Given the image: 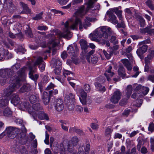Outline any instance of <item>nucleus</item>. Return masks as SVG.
<instances>
[{
  "mask_svg": "<svg viewBox=\"0 0 154 154\" xmlns=\"http://www.w3.org/2000/svg\"><path fill=\"white\" fill-rule=\"evenodd\" d=\"M133 70L134 71L136 72L135 74L131 76L132 77L136 78L138 75L139 74V72L138 71L139 70V68L137 66H134L133 68Z\"/></svg>",
  "mask_w": 154,
  "mask_h": 154,
  "instance_id": "a19ab883",
  "label": "nucleus"
},
{
  "mask_svg": "<svg viewBox=\"0 0 154 154\" xmlns=\"http://www.w3.org/2000/svg\"><path fill=\"white\" fill-rule=\"evenodd\" d=\"M148 27H146L145 28L140 29L139 31L142 34H144L146 33H148Z\"/></svg>",
  "mask_w": 154,
  "mask_h": 154,
  "instance_id": "864d4df0",
  "label": "nucleus"
},
{
  "mask_svg": "<svg viewBox=\"0 0 154 154\" xmlns=\"http://www.w3.org/2000/svg\"><path fill=\"white\" fill-rule=\"evenodd\" d=\"M149 89L148 88L145 87L143 88L142 91V93L143 96L146 95L148 93Z\"/></svg>",
  "mask_w": 154,
  "mask_h": 154,
  "instance_id": "4d7b16f0",
  "label": "nucleus"
},
{
  "mask_svg": "<svg viewBox=\"0 0 154 154\" xmlns=\"http://www.w3.org/2000/svg\"><path fill=\"white\" fill-rule=\"evenodd\" d=\"M14 86L13 84H11L9 88L4 91V96L1 97L0 99V114L2 113V109L1 108L7 106L9 100V96L11 94L12 92L15 90L12 87Z\"/></svg>",
  "mask_w": 154,
  "mask_h": 154,
  "instance_id": "423d86ee",
  "label": "nucleus"
},
{
  "mask_svg": "<svg viewBox=\"0 0 154 154\" xmlns=\"http://www.w3.org/2000/svg\"><path fill=\"white\" fill-rule=\"evenodd\" d=\"M79 141L78 137L76 136H74L71 138L69 142L71 143L72 146H76L78 144Z\"/></svg>",
  "mask_w": 154,
  "mask_h": 154,
  "instance_id": "b1692460",
  "label": "nucleus"
},
{
  "mask_svg": "<svg viewBox=\"0 0 154 154\" xmlns=\"http://www.w3.org/2000/svg\"><path fill=\"white\" fill-rule=\"evenodd\" d=\"M95 20L96 19L94 18L86 17L85 19V23L82 24V21L79 18H76L73 22H72L71 19H69L65 23V28L63 32L59 31L57 33V35L60 38L63 37L69 39L71 38L72 35L69 31V29L77 30L79 24V29L82 31L83 27L86 29L88 27L90 26L91 24L89 22H94Z\"/></svg>",
  "mask_w": 154,
  "mask_h": 154,
  "instance_id": "f03ea898",
  "label": "nucleus"
},
{
  "mask_svg": "<svg viewBox=\"0 0 154 154\" xmlns=\"http://www.w3.org/2000/svg\"><path fill=\"white\" fill-rule=\"evenodd\" d=\"M42 99L43 103L45 105H47L49 102L50 97L47 92L45 91L44 92L42 96Z\"/></svg>",
  "mask_w": 154,
  "mask_h": 154,
  "instance_id": "aec40b11",
  "label": "nucleus"
},
{
  "mask_svg": "<svg viewBox=\"0 0 154 154\" xmlns=\"http://www.w3.org/2000/svg\"><path fill=\"white\" fill-rule=\"evenodd\" d=\"M122 96V93L119 90L115 91L110 99L111 101L113 103H116L120 99Z\"/></svg>",
  "mask_w": 154,
  "mask_h": 154,
  "instance_id": "1a4fd4ad",
  "label": "nucleus"
},
{
  "mask_svg": "<svg viewBox=\"0 0 154 154\" xmlns=\"http://www.w3.org/2000/svg\"><path fill=\"white\" fill-rule=\"evenodd\" d=\"M94 52V50H91V51H90L89 53H87L86 55V58L87 61L89 62H90V56L91 55L93 54Z\"/></svg>",
  "mask_w": 154,
  "mask_h": 154,
  "instance_id": "ea45409f",
  "label": "nucleus"
},
{
  "mask_svg": "<svg viewBox=\"0 0 154 154\" xmlns=\"http://www.w3.org/2000/svg\"><path fill=\"white\" fill-rule=\"evenodd\" d=\"M43 14V12H41L39 14H36L35 16V17H33L32 19L33 20H38L41 19L42 18V15Z\"/></svg>",
  "mask_w": 154,
  "mask_h": 154,
  "instance_id": "79ce46f5",
  "label": "nucleus"
},
{
  "mask_svg": "<svg viewBox=\"0 0 154 154\" xmlns=\"http://www.w3.org/2000/svg\"><path fill=\"white\" fill-rule=\"evenodd\" d=\"M148 54L145 58V63L146 64H150L151 61L154 57V50L149 49L148 51Z\"/></svg>",
  "mask_w": 154,
  "mask_h": 154,
  "instance_id": "4468645a",
  "label": "nucleus"
},
{
  "mask_svg": "<svg viewBox=\"0 0 154 154\" xmlns=\"http://www.w3.org/2000/svg\"><path fill=\"white\" fill-rule=\"evenodd\" d=\"M20 64L19 63H17L15 65H13L11 67L12 69H10L12 71L13 73L11 77H12V75L13 74V71H15V70H17L20 68Z\"/></svg>",
  "mask_w": 154,
  "mask_h": 154,
  "instance_id": "72a5a7b5",
  "label": "nucleus"
},
{
  "mask_svg": "<svg viewBox=\"0 0 154 154\" xmlns=\"http://www.w3.org/2000/svg\"><path fill=\"white\" fill-rule=\"evenodd\" d=\"M108 51L109 52V54H108L105 50H103V53L104 55L105 56L106 58L107 59H109L110 58L113 52L112 51Z\"/></svg>",
  "mask_w": 154,
  "mask_h": 154,
  "instance_id": "c9c22d12",
  "label": "nucleus"
},
{
  "mask_svg": "<svg viewBox=\"0 0 154 154\" xmlns=\"http://www.w3.org/2000/svg\"><path fill=\"white\" fill-rule=\"evenodd\" d=\"M5 131L9 138L13 139L16 137L17 134H19L20 130L18 128L9 126L6 128Z\"/></svg>",
  "mask_w": 154,
  "mask_h": 154,
  "instance_id": "6e6552de",
  "label": "nucleus"
},
{
  "mask_svg": "<svg viewBox=\"0 0 154 154\" xmlns=\"http://www.w3.org/2000/svg\"><path fill=\"white\" fill-rule=\"evenodd\" d=\"M121 61L128 70H131L132 69L131 65L128 59H123L121 60Z\"/></svg>",
  "mask_w": 154,
  "mask_h": 154,
  "instance_id": "393cba45",
  "label": "nucleus"
},
{
  "mask_svg": "<svg viewBox=\"0 0 154 154\" xmlns=\"http://www.w3.org/2000/svg\"><path fill=\"white\" fill-rule=\"evenodd\" d=\"M95 85L96 87L98 89L99 91L104 92L105 91V88L104 86H102L98 83H95Z\"/></svg>",
  "mask_w": 154,
  "mask_h": 154,
  "instance_id": "473e14b6",
  "label": "nucleus"
},
{
  "mask_svg": "<svg viewBox=\"0 0 154 154\" xmlns=\"http://www.w3.org/2000/svg\"><path fill=\"white\" fill-rule=\"evenodd\" d=\"M112 69V66H109L107 69L106 70L104 74L108 81H110L111 80V79L109 78V74H110V76L111 77H112L114 75V73L113 72H112L111 71Z\"/></svg>",
  "mask_w": 154,
  "mask_h": 154,
  "instance_id": "6ab92c4d",
  "label": "nucleus"
},
{
  "mask_svg": "<svg viewBox=\"0 0 154 154\" xmlns=\"http://www.w3.org/2000/svg\"><path fill=\"white\" fill-rule=\"evenodd\" d=\"M75 109L77 111L80 112L82 111L83 110L82 107L79 105L75 107Z\"/></svg>",
  "mask_w": 154,
  "mask_h": 154,
  "instance_id": "680f3d73",
  "label": "nucleus"
},
{
  "mask_svg": "<svg viewBox=\"0 0 154 154\" xmlns=\"http://www.w3.org/2000/svg\"><path fill=\"white\" fill-rule=\"evenodd\" d=\"M4 116L7 117L11 116L12 114V112L8 108H6L3 111Z\"/></svg>",
  "mask_w": 154,
  "mask_h": 154,
  "instance_id": "7c9ffc66",
  "label": "nucleus"
},
{
  "mask_svg": "<svg viewBox=\"0 0 154 154\" xmlns=\"http://www.w3.org/2000/svg\"><path fill=\"white\" fill-rule=\"evenodd\" d=\"M74 146H73L72 144L68 142V144L67 146V150L70 152H72L74 151L73 148Z\"/></svg>",
  "mask_w": 154,
  "mask_h": 154,
  "instance_id": "37998d69",
  "label": "nucleus"
},
{
  "mask_svg": "<svg viewBox=\"0 0 154 154\" xmlns=\"http://www.w3.org/2000/svg\"><path fill=\"white\" fill-rule=\"evenodd\" d=\"M54 105L55 109L57 112H61L64 109L63 101L61 99L57 100L55 102Z\"/></svg>",
  "mask_w": 154,
  "mask_h": 154,
  "instance_id": "9b49d317",
  "label": "nucleus"
},
{
  "mask_svg": "<svg viewBox=\"0 0 154 154\" xmlns=\"http://www.w3.org/2000/svg\"><path fill=\"white\" fill-rule=\"evenodd\" d=\"M21 131H22V133H20L19 134V135L20 136L22 135H23V134H26L25 133L26 132L27 130L24 126H23L21 128Z\"/></svg>",
  "mask_w": 154,
  "mask_h": 154,
  "instance_id": "052dcab7",
  "label": "nucleus"
},
{
  "mask_svg": "<svg viewBox=\"0 0 154 154\" xmlns=\"http://www.w3.org/2000/svg\"><path fill=\"white\" fill-rule=\"evenodd\" d=\"M139 21L140 23V26L141 27H143L145 24V20L141 17H140L139 18Z\"/></svg>",
  "mask_w": 154,
  "mask_h": 154,
  "instance_id": "c03bdc74",
  "label": "nucleus"
},
{
  "mask_svg": "<svg viewBox=\"0 0 154 154\" xmlns=\"http://www.w3.org/2000/svg\"><path fill=\"white\" fill-rule=\"evenodd\" d=\"M139 132L137 130L136 131H134L132 132L131 134L129 135V137H132L135 135H136L137 133Z\"/></svg>",
  "mask_w": 154,
  "mask_h": 154,
  "instance_id": "69168bd1",
  "label": "nucleus"
},
{
  "mask_svg": "<svg viewBox=\"0 0 154 154\" xmlns=\"http://www.w3.org/2000/svg\"><path fill=\"white\" fill-rule=\"evenodd\" d=\"M112 33L111 29L106 26L101 27L96 29L93 33L90 35V38L92 41L102 44H105L108 47L110 45L109 41H106L109 36Z\"/></svg>",
  "mask_w": 154,
  "mask_h": 154,
  "instance_id": "7ed1b4c3",
  "label": "nucleus"
},
{
  "mask_svg": "<svg viewBox=\"0 0 154 154\" xmlns=\"http://www.w3.org/2000/svg\"><path fill=\"white\" fill-rule=\"evenodd\" d=\"M31 87L29 84L24 85L21 87L20 90V91L21 92H24L27 91L29 90Z\"/></svg>",
  "mask_w": 154,
  "mask_h": 154,
  "instance_id": "c85d7f7f",
  "label": "nucleus"
},
{
  "mask_svg": "<svg viewBox=\"0 0 154 154\" xmlns=\"http://www.w3.org/2000/svg\"><path fill=\"white\" fill-rule=\"evenodd\" d=\"M98 60V59L97 57L95 55L92 56L91 58V62L93 63H97Z\"/></svg>",
  "mask_w": 154,
  "mask_h": 154,
  "instance_id": "49530a36",
  "label": "nucleus"
},
{
  "mask_svg": "<svg viewBox=\"0 0 154 154\" xmlns=\"http://www.w3.org/2000/svg\"><path fill=\"white\" fill-rule=\"evenodd\" d=\"M38 65V67L41 72H43L45 69V63L43 61L42 58L40 57H38L35 60L34 63V66H29V77L33 80H37L38 77L37 74L33 75L34 73L36 72V68L35 66Z\"/></svg>",
  "mask_w": 154,
  "mask_h": 154,
  "instance_id": "39448f33",
  "label": "nucleus"
},
{
  "mask_svg": "<svg viewBox=\"0 0 154 154\" xmlns=\"http://www.w3.org/2000/svg\"><path fill=\"white\" fill-rule=\"evenodd\" d=\"M27 69L26 67H24L18 71L17 75L13 76L11 77L13 73L12 71L8 68L1 69L0 71V82L2 85H4L10 79V80L13 81V82L9 85V87L5 90L9 88L11 84H13L14 86L12 88L15 89V88H19L22 82L25 80L26 76V72Z\"/></svg>",
  "mask_w": 154,
  "mask_h": 154,
  "instance_id": "f257e3e1",
  "label": "nucleus"
},
{
  "mask_svg": "<svg viewBox=\"0 0 154 154\" xmlns=\"http://www.w3.org/2000/svg\"><path fill=\"white\" fill-rule=\"evenodd\" d=\"M148 80H149L153 82H154V75H150L147 77Z\"/></svg>",
  "mask_w": 154,
  "mask_h": 154,
  "instance_id": "774afa93",
  "label": "nucleus"
},
{
  "mask_svg": "<svg viewBox=\"0 0 154 154\" xmlns=\"http://www.w3.org/2000/svg\"><path fill=\"white\" fill-rule=\"evenodd\" d=\"M88 2V3L85 4L86 5V7L82 5L79 8L77 13L81 17L85 15L89 11V9L93 7V4L97 0H85Z\"/></svg>",
  "mask_w": 154,
  "mask_h": 154,
  "instance_id": "0eeeda50",
  "label": "nucleus"
},
{
  "mask_svg": "<svg viewBox=\"0 0 154 154\" xmlns=\"http://www.w3.org/2000/svg\"><path fill=\"white\" fill-rule=\"evenodd\" d=\"M132 88L131 85H129L127 87L125 91L126 97L128 98L130 97L132 93Z\"/></svg>",
  "mask_w": 154,
  "mask_h": 154,
  "instance_id": "cd10ccee",
  "label": "nucleus"
},
{
  "mask_svg": "<svg viewBox=\"0 0 154 154\" xmlns=\"http://www.w3.org/2000/svg\"><path fill=\"white\" fill-rule=\"evenodd\" d=\"M84 89L87 92H89L90 91V86L88 84H85L84 86Z\"/></svg>",
  "mask_w": 154,
  "mask_h": 154,
  "instance_id": "a18cd8bd",
  "label": "nucleus"
},
{
  "mask_svg": "<svg viewBox=\"0 0 154 154\" xmlns=\"http://www.w3.org/2000/svg\"><path fill=\"white\" fill-rule=\"evenodd\" d=\"M142 142L141 140H138V143L137 147V149L138 151H139L140 149V147L142 146Z\"/></svg>",
  "mask_w": 154,
  "mask_h": 154,
  "instance_id": "13d9d810",
  "label": "nucleus"
},
{
  "mask_svg": "<svg viewBox=\"0 0 154 154\" xmlns=\"http://www.w3.org/2000/svg\"><path fill=\"white\" fill-rule=\"evenodd\" d=\"M25 32L27 35L30 38H32L33 36L32 31L30 29L26 31Z\"/></svg>",
  "mask_w": 154,
  "mask_h": 154,
  "instance_id": "09e8293b",
  "label": "nucleus"
},
{
  "mask_svg": "<svg viewBox=\"0 0 154 154\" xmlns=\"http://www.w3.org/2000/svg\"><path fill=\"white\" fill-rule=\"evenodd\" d=\"M78 50V48L76 45L75 46V48H74L72 45H70L67 48V53L72 56H75Z\"/></svg>",
  "mask_w": 154,
  "mask_h": 154,
  "instance_id": "dca6fc26",
  "label": "nucleus"
},
{
  "mask_svg": "<svg viewBox=\"0 0 154 154\" xmlns=\"http://www.w3.org/2000/svg\"><path fill=\"white\" fill-rule=\"evenodd\" d=\"M42 109L38 111H36V112H39L40 113L38 114V118L41 120L45 119L46 120H48L49 119L48 115L45 113L43 111H42Z\"/></svg>",
  "mask_w": 154,
  "mask_h": 154,
  "instance_id": "4be33fe9",
  "label": "nucleus"
},
{
  "mask_svg": "<svg viewBox=\"0 0 154 154\" xmlns=\"http://www.w3.org/2000/svg\"><path fill=\"white\" fill-rule=\"evenodd\" d=\"M21 136L20 139L19 140L20 143L22 144H26L28 140V137L26 136V134H23V135H21Z\"/></svg>",
  "mask_w": 154,
  "mask_h": 154,
  "instance_id": "bb28decb",
  "label": "nucleus"
},
{
  "mask_svg": "<svg viewBox=\"0 0 154 154\" xmlns=\"http://www.w3.org/2000/svg\"><path fill=\"white\" fill-rule=\"evenodd\" d=\"M19 88H15V90L12 92L11 94L9 96L10 99V96L12 94V96H11V103L15 106L17 105L19 103L20 99L17 94H12V93L16 89Z\"/></svg>",
  "mask_w": 154,
  "mask_h": 154,
  "instance_id": "ddd939ff",
  "label": "nucleus"
},
{
  "mask_svg": "<svg viewBox=\"0 0 154 154\" xmlns=\"http://www.w3.org/2000/svg\"><path fill=\"white\" fill-rule=\"evenodd\" d=\"M66 104L69 110H72L74 108V103L75 101L70 102V101H68L66 99L65 100Z\"/></svg>",
  "mask_w": 154,
  "mask_h": 154,
  "instance_id": "a878e982",
  "label": "nucleus"
},
{
  "mask_svg": "<svg viewBox=\"0 0 154 154\" xmlns=\"http://www.w3.org/2000/svg\"><path fill=\"white\" fill-rule=\"evenodd\" d=\"M49 135L48 134L47 132H45V139L44 140V142L46 144H49Z\"/></svg>",
  "mask_w": 154,
  "mask_h": 154,
  "instance_id": "6e6d98bb",
  "label": "nucleus"
},
{
  "mask_svg": "<svg viewBox=\"0 0 154 154\" xmlns=\"http://www.w3.org/2000/svg\"><path fill=\"white\" fill-rule=\"evenodd\" d=\"M110 41L114 45L117 44L118 43V41L116 38V37L112 36L111 37Z\"/></svg>",
  "mask_w": 154,
  "mask_h": 154,
  "instance_id": "e433bc0d",
  "label": "nucleus"
},
{
  "mask_svg": "<svg viewBox=\"0 0 154 154\" xmlns=\"http://www.w3.org/2000/svg\"><path fill=\"white\" fill-rule=\"evenodd\" d=\"M151 43V41L149 38H148L145 40L140 42L139 43L138 45L140 46H141L143 45H145V44L150 43Z\"/></svg>",
  "mask_w": 154,
  "mask_h": 154,
  "instance_id": "4c0bfd02",
  "label": "nucleus"
},
{
  "mask_svg": "<svg viewBox=\"0 0 154 154\" xmlns=\"http://www.w3.org/2000/svg\"><path fill=\"white\" fill-rule=\"evenodd\" d=\"M90 149V145L88 144L86 145V148H85L84 146H80L78 152L76 153L74 151L72 152L71 154H88Z\"/></svg>",
  "mask_w": 154,
  "mask_h": 154,
  "instance_id": "9d476101",
  "label": "nucleus"
},
{
  "mask_svg": "<svg viewBox=\"0 0 154 154\" xmlns=\"http://www.w3.org/2000/svg\"><path fill=\"white\" fill-rule=\"evenodd\" d=\"M80 43L82 52H85L86 50L88 47L87 42L84 39H81L80 41Z\"/></svg>",
  "mask_w": 154,
  "mask_h": 154,
  "instance_id": "412c9836",
  "label": "nucleus"
},
{
  "mask_svg": "<svg viewBox=\"0 0 154 154\" xmlns=\"http://www.w3.org/2000/svg\"><path fill=\"white\" fill-rule=\"evenodd\" d=\"M55 87L54 85L51 83L46 88V90H48L52 89Z\"/></svg>",
  "mask_w": 154,
  "mask_h": 154,
  "instance_id": "bf43d9fd",
  "label": "nucleus"
},
{
  "mask_svg": "<svg viewBox=\"0 0 154 154\" xmlns=\"http://www.w3.org/2000/svg\"><path fill=\"white\" fill-rule=\"evenodd\" d=\"M66 145L63 143H61L60 145V154H66Z\"/></svg>",
  "mask_w": 154,
  "mask_h": 154,
  "instance_id": "c756f323",
  "label": "nucleus"
},
{
  "mask_svg": "<svg viewBox=\"0 0 154 154\" xmlns=\"http://www.w3.org/2000/svg\"><path fill=\"white\" fill-rule=\"evenodd\" d=\"M4 55V51L0 49V60H2Z\"/></svg>",
  "mask_w": 154,
  "mask_h": 154,
  "instance_id": "e2e57ef3",
  "label": "nucleus"
},
{
  "mask_svg": "<svg viewBox=\"0 0 154 154\" xmlns=\"http://www.w3.org/2000/svg\"><path fill=\"white\" fill-rule=\"evenodd\" d=\"M20 6L23 8L24 10L27 12L30 11V10L26 4L24 3L23 2H20Z\"/></svg>",
  "mask_w": 154,
  "mask_h": 154,
  "instance_id": "f704fd0d",
  "label": "nucleus"
},
{
  "mask_svg": "<svg viewBox=\"0 0 154 154\" xmlns=\"http://www.w3.org/2000/svg\"><path fill=\"white\" fill-rule=\"evenodd\" d=\"M117 28H125V23L123 21H121V23H117Z\"/></svg>",
  "mask_w": 154,
  "mask_h": 154,
  "instance_id": "8fccbe9b",
  "label": "nucleus"
},
{
  "mask_svg": "<svg viewBox=\"0 0 154 154\" xmlns=\"http://www.w3.org/2000/svg\"><path fill=\"white\" fill-rule=\"evenodd\" d=\"M66 99V100L70 101V102L75 101V95L72 93H70L68 96L65 98V101Z\"/></svg>",
  "mask_w": 154,
  "mask_h": 154,
  "instance_id": "2f4dec72",
  "label": "nucleus"
},
{
  "mask_svg": "<svg viewBox=\"0 0 154 154\" xmlns=\"http://www.w3.org/2000/svg\"><path fill=\"white\" fill-rule=\"evenodd\" d=\"M122 137V135L118 133H116L115 134L114 138L115 139H120Z\"/></svg>",
  "mask_w": 154,
  "mask_h": 154,
  "instance_id": "338daca9",
  "label": "nucleus"
},
{
  "mask_svg": "<svg viewBox=\"0 0 154 154\" xmlns=\"http://www.w3.org/2000/svg\"><path fill=\"white\" fill-rule=\"evenodd\" d=\"M29 100L30 103L32 104V107H30V104L28 102L22 103L20 104V108L23 110H27L32 115H37V113L33 111H38L42 110V107L39 103V99L38 95H32L30 96Z\"/></svg>",
  "mask_w": 154,
  "mask_h": 154,
  "instance_id": "20e7f679",
  "label": "nucleus"
},
{
  "mask_svg": "<svg viewBox=\"0 0 154 154\" xmlns=\"http://www.w3.org/2000/svg\"><path fill=\"white\" fill-rule=\"evenodd\" d=\"M148 130L151 131H154V124L153 123L151 122L149 124L148 127Z\"/></svg>",
  "mask_w": 154,
  "mask_h": 154,
  "instance_id": "5fc2aeb1",
  "label": "nucleus"
},
{
  "mask_svg": "<svg viewBox=\"0 0 154 154\" xmlns=\"http://www.w3.org/2000/svg\"><path fill=\"white\" fill-rule=\"evenodd\" d=\"M59 122L61 123L60 125L63 129L66 131H68V123L66 121L64 120H60Z\"/></svg>",
  "mask_w": 154,
  "mask_h": 154,
  "instance_id": "5701e85b",
  "label": "nucleus"
},
{
  "mask_svg": "<svg viewBox=\"0 0 154 154\" xmlns=\"http://www.w3.org/2000/svg\"><path fill=\"white\" fill-rule=\"evenodd\" d=\"M37 29L40 30H46L48 29V28L46 26H39L37 27Z\"/></svg>",
  "mask_w": 154,
  "mask_h": 154,
  "instance_id": "3c124183",
  "label": "nucleus"
},
{
  "mask_svg": "<svg viewBox=\"0 0 154 154\" xmlns=\"http://www.w3.org/2000/svg\"><path fill=\"white\" fill-rule=\"evenodd\" d=\"M143 45L141 47H140L137 49L136 51L137 54L141 59H143V54L147 51L148 48L147 45Z\"/></svg>",
  "mask_w": 154,
  "mask_h": 154,
  "instance_id": "f8f14e48",
  "label": "nucleus"
},
{
  "mask_svg": "<svg viewBox=\"0 0 154 154\" xmlns=\"http://www.w3.org/2000/svg\"><path fill=\"white\" fill-rule=\"evenodd\" d=\"M52 63H54V64H55V65H57V64H58V66H60L62 64L60 60L58 59L57 60L56 59H52Z\"/></svg>",
  "mask_w": 154,
  "mask_h": 154,
  "instance_id": "603ef678",
  "label": "nucleus"
},
{
  "mask_svg": "<svg viewBox=\"0 0 154 154\" xmlns=\"http://www.w3.org/2000/svg\"><path fill=\"white\" fill-rule=\"evenodd\" d=\"M106 15L109 18V21L113 24H116L118 23V21L116 20V16L111 11H108L106 13Z\"/></svg>",
  "mask_w": 154,
  "mask_h": 154,
  "instance_id": "2eb2a0df",
  "label": "nucleus"
},
{
  "mask_svg": "<svg viewBox=\"0 0 154 154\" xmlns=\"http://www.w3.org/2000/svg\"><path fill=\"white\" fill-rule=\"evenodd\" d=\"M111 11L114 12L117 15V16L122 14V11L119 10L117 8H114L112 9Z\"/></svg>",
  "mask_w": 154,
  "mask_h": 154,
  "instance_id": "58836bf2",
  "label": "nucleus"
},
{
  "mask_svg": "<svg viewBox=\"0 0 154 154\" xmlns=\"http://www.w3.org/2000/svg\"><path fill=\"white\" fill-rule=\"evenodd\" d=\"M59 43V41L55 39V38H53L52 39L50 40L48 42V44L50 45L49 46V48L50 50H48L46 51V52L50 53L51 50H52L51 47L54 48Z\"/></svg>",
  "mask_w": 154,
  "mask_h": 154,
  "instance_id": "f3484780",
  "label": "nucleus"
},
{
  "mask_svg": "<svg viewBox=\"0 0 154 154\" xmlns=\"http://www.w3.org/2000/svg\"><path fill=\"white\" fill-rule=\"evenodd\" d=\"M147 5L151 9L153 10L154 8L153 5L152 3V2L150 0H148L146 2Z\"/></svg>",
  "mask_w": 154,
  "mask_h": 154,
  "instance_id": "de8ad7c7",
  "label": "nucleus"
},
{
  "mask_svg": "<svg viewBox=\"0 0 154 154\" xmlns=\"http://www.w3.org/2000/svg\"><path fill=\"white\" fill-rule=\"evenodd\" d=\"M80 92L81 94V97H79L80 101L83 105H85L86 103L87 94L82 90H80Z\"/></svg>",
  "mask_w": 154,
  "mask_h": 154,
  "instance_id": "a211bd4d",
  "label": "nucleus"
},
{
  "mask_svg": "<svg viewBox=\"0 0 154 154\" xmlns=\"http://www.w3.org/2000/svg\"><path fill=\"white\" fill-rule=\"evenodd\" d=\"M68 1L69 0H58V2L60 4L63 5L66 4Z\"/></svg>",
  "mask_w": 154,
  "mask_h": 154,
  "instance_id": "0e129e2a",
  "label": "nucleus"
}]
</instances>
